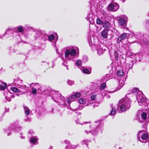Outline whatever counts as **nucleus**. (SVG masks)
<instances>
[{
  "label": "nucleus",
  "instance_id": "nucleus-62",
  "mask_svg": "<svg viewBox=\"0 0 149 149\" xmlns=\"http://www.w3.org/2000/svg\"><path fill=\"white\" fill-rule=\"evenodd\" d=\"M98 106V105H95V104H93V108H94L95 107H97V106Z\"/></svg>",
  "mask_w": 149,
  "mask_h": 149
},
{
  "label": "nucleus",
  "instance_id": "nucleus-25",
  "mask_svg": "<svg viewBox=\"0 0 149 149\" xmlns=\"http://www.w3.org/2000/svg\"><path fill=\"white\" fill-rule=\"evenodd\" d=\"M116 91L114 90H112L111 91H106V93H105L104 94V97H106V98H110V95L108 94V93H113Z\"/></svg>",
  "mask_w": 149,
  "mask_h": 149
},
{
  "label": "nucleus",
  "instance_id": "nucleus-60",
  "mask_svg": "<svg viewBox=\"0 0 149 149\" xmlns=\"http://www.w3.org/2000/svg\"><path fill=\"white\" fill-rule=\"evenodd\" d=\"M9 111V109H6L5 110V111L4 112H5V113L6 112H8V111Z\"/></svg>",
  "mask_w": 149,
  "mask_h": 149
},
{
  "label": "nucleus",
  "instance_id": "nucleus-49",
  "mask_svg": "<svg viewBox=\"0 0 149 149\" xmlns=\"http://www.w3.org/2000/svg\"><path fill=\"white\" fill-rule=\"evenodd\" d=\"M4 95L6 96H5V98L8 101L10 102L11 100V98L9 97L8 96H6V94H4Z\"/></svg>",
  "mask_w": 149,
  "mask_h": 149
},
{
  "label": "nucleus",
  "instance_id": "nucleus-43",
  "mask_svg": "<svg viewBox=\"0 0 149 149\" xmlns=\"http://www.w3.org/2000/svg\"><path fill=\"white\" fill-rule=\"evenodd\" d=\"M82 60L84 62H86L88 61V58L86 56H84L83 57Z\"/></svg>",
  "mask_w": 149,
  "mask_h": 149
},
{
  "label": "nucleus",
  "instance_id": "nucleus-20",
  "mask_svg": "<svg viewBox=\"0 0 149 149\" xmlns=\"http://www.w3.org/2000/svg\"><path fill=\"white\" fill-rule=\"evenodd\" d=\"M133 65V63L132 61H130L128 63H126L125 64V66L126 69L129 70L131 69Z\"/></svg>",
  "mask_w": 149,
  "mask_h": 149
},
{
  "label": "nucleus",
  "instance_id": "nucleus-24",
  "mask_svg": "<svg viewBox=\"0 0 149 149\" xmlns=\"http://www.w3.org/2000/svg\"><path fill=\"white\" fill-rule=\"evenodd\" d=\"M6 87V84L0 81V90H3Z\"/></svg>",
  "mask_w": 149,
  "mask_h": 149
},
{
  "label": "nucleus",
  "instance_id": "nucleus-37",
  "mask_svg": "<svg viewBox=\"0 0 149 149\" xmlns=\"http://www.w3.org/2000/svg\"><path fill=\"white\" fill-rule=\"evenodd\" d=\"M103 21L104 20H102V19L101 20L99 18H97L96 20L97 24L99 25H102Z\"/></svg>",
  "mask_w": 149,
  "mask_h": 149
},
{
  "label": "nucleus",
  "instance_id": "nucleus-41",
  "mask_svg": "<svg viewBox=\"0 0 149 149\" xmlns=\"http://www.w3.org/2000/svg\"><path fill=\"white\" fill-rule=\"evenodd\" d=\"M40 65H46L47 66H48L49 65V64L47 62H46L44 61H43L41 62L40 63Z\"/></svg>",
  "mask_w": 149,
  "mask_h": 149
},
{
  "label": "nucleus",
  "instance_id": "nucleus-23",
  "mask_svg": "<svg viewBox=\"0 0 149 149\" xmlns=\"http://www.w3.org/2000/svg\"><path fill=\"white\" fill-rule=\"evenodd\" d=\"M23 108L24 109V111L26 116H28L30 113V109L26 106H24Z\"/></svg>",
  "mask_w": 149,
  "mask_h": 149
},
{
  "label": "nucleus",
  "instance_id": "nucleus-45",
  "mask_svg": "<svg viewBox=\"0 0 149 149\" xmlns=\"http://www.w3.org/2000/svg\"><path fill=\"white\" fill-rule=\"evenodd\" d=\"M76 65L78 66H81L82 64L81 61L80 60H78L76 62Z\"/></svg>",
  "mask_w": 149,
  "mask_h": 149
},
{
  "label": "nucleus",
  "instance_id": "nucleus-55",
  "mask_svg": "<svg viewBox=\"0 0 149 149\" xmlns=\"http://www.w3.org/2000/svg\"><path fill=\"white\" fill-rule=\"evenodd\" d=\"M86 19L87 21L89 20V21H90V19H91V20H93V18L92 17H90L89 16L87 17Z\"/></svg>",
  "mask_w": 149,
  "mask_h": 149
},
{
  "label": "nucleus",
  "instance_id": "nucleus-58",
  "mask_svg": "<svg viewBox=\"0 0 149 149\" xmlns=\"http://www.w3.org/2000/svg\"><path fill=\"white\" fill-rule=\"evenodd\" d=\"M56 42H54L52 44V45L53 47H56V45H56Z\"/></svg>",
  "mask_w": 149,
  "mask_h": 149
},
{
  "label": "nucleus",
  "instance_id": "nucleus-19",
  "mask_svg": "<svg viewBox=\"0 0 149 149\" xmlns=\"http://www.w3.org/2000/svg\"><path fill=\"white\" fill-rule=\"evenodd\" d=\"M127 19L126 17H125L124 18H121L118 20L119 24L121 25H124L126 23Z\"/></svg>",
  "mask_w": 149,
  "mask_h": 149
},
{
  "label": "nucleus",
  "instance_id": "nucleus-5",
  "mask_svg": "<svg viewBox=\"0 0 149 149\" xmlns=\"http://www.w3.org/2000/svg\"><path fill=\"white\" fill-rule=\"evenodd\" d=\"M51 96L52 99L55 102L59 103L60 104H65V100L64 97L60 94H58V92L54 91H51L49 94Z\"/></svg>",
  "mask_w": 149,
  "mask_h": 149
},
{
  "label": "nucleus",
  "instance_id": "nucleus-52",
  "mask_svg": "<svg viewBox=\"0 0 149 149\" xmlns=\"http://www.w3.org/2000/svg\"><path fill=\"white\" fill-rule=\"evenodd\" d=\"M26 117L24 119V120L25 121L27 122L30 121V118L28 117V116H26Z\"/></svg>",
  "mask_w": 149,
  "mask_h": 149
},
{
  "label": "nucleus",
  "instance_id": "nucleus-16",
  "mask_svg": "<svg viewBox=\"0 0 149 149\" xmlns=\"http://www.w3.org/2000/svg\"><path fill=\"white\" fill-rule=\"evenodd\" d=\"M65 143L68 145L66 146L65 149H75L76 148V146L71 145L69 141L67 140H66L65 141Z\"/></svg>",
  "mask_w": 149,
  "mask_h": 149
},
{
  "label": "nucleus",
  "instance_id": "nucleus-59",
  "mask_svg": "<svg viewBox=\"0 0 149 149\" xmlns=\"http://www.w3.org/2000/svg\"><path fill=\"white\" fill-rule=\"evenodd\" d=\"M54 108H53L52 109V110H51V112L52 113H54Z\"/></svg>",
  "mask_w": 149,
  "mask_h": 149
},
{
  "label": "nucleus",
  "instance_id": "nucleus-38",
  "mask_svg": "<svg viewBox=\"0 0 149 149\" xmlns=\"http://www.w3.org/2000/svg\"><path fill=\"white\" fill-rule=\"evenodd\" d=\"M83 72L85 74H90L91 72L88 69L86 68H84L83 70Z\"/></svg>",
  "mask_w": 149,
  "mask_h": 149
},
{
  "label": "nucleus",
  "instance_id": "nucleus-36",
  "mask_svg": "<svg viewBox=\"0 0 149 149\" xmlns=\"http://www.w3.org/2000/svg\"><path fill=\"white\" fill-rule=\"evenodd\" d=\"M10 89L11 90L14 92L19 93L20 92V90L16 87H12Z\"/></svg>",
  "mask_w": 149,
  "mask_h": 149
},
{
  "label": "nucleus",
  "instance_id": "nucleus-13",
  "mask_svg": "<svg viewBox=\"0 0 149 149\" xmlns=\"http://www.w3.org/2000/svg\"><path fill=\"white\" fill-rule=\"evenodd\" d=\"M55 36L53 34H51L49 36H48L45 34V35L43 37V40L46 41L48 40L50 42H52L54 40Z\"/></svg>",
  "mask_w": 149,
  "mask_h": 149
},
{
  "label": "nucleus",
  "instance_id": "nucleus-61",
  "mask_svg": "<svg viewBox=\"0 0 149 149\" xmlns=\"http://www.w3.org/2000/svg\"><path fill=\"white\" fill-rule=\"evenodd\" d=\"M20 94L16 93L15 94L16 96H19L20 95Z\"/></svg>",
  "mask_w": 149,
  "mask_h": 149
},
{
  "label": "nucleus",
  "instance_id": "nucleus-42",
  "mask_svg": "<svg viewBox=\"0 0 149 149\" xmlns=\"http://www.w3.org/2000/svg\"><path fill=\"white\" fill-rule=\"evenodd\" d=\"M28 135L29 136H33L34 134V132L33 131V130L30 129L29 130L28 132Z\"/></svg>",
  "mask_w": 149,
  "mask_h": 149
},
{
  "label": "nucleus",
  "instance_id": "nucleus-51",
  "mask_svg": "<svg viewBox=\"0 0 149 149\" xmlns=\"http://www.w3.org/2000/svg\"><path fill=\"white\" fill-rule=\"evenodd\" d=\"M40 109L39 107H37L36 109V112L38 114H40V111H39V109Z\"/></svg>",
  "mask_w": 149,
  "mask_h": 149
},
{
  "label": "nucleus",
  "instance_id": "nucleus-30",
  "mask_svg": "<svg viewBox=\"0 0 149 149\" xmlns=\"http://www.w3.org/2000/svg\"><path fill=\"white\" fill-rule=\"evenodd\" d=\"M111 108V111L110 112L109 114L111 116H113L115 115L116 114V110L114 108H113L112 106V104H111L110 105Z\"/></svg>",
  "mask_w": 149,
  "mask_h": 149
},
{
  "label": "nucleus",
  "instance_id": "nucleus-48",
  "mask_svg": "<svg viewBox=\"0 0 149 149\" xmlns=\"http://www.w3.org/2000/svg\"><path fill=\"white\" fill-rule=\"evenodd\" d=\"M19 136L22 139H25V136L23 135L22 133H21L19 134Z\"/></svg>",
  "mask_w": 149,
  "mask_h": 149
},
{
  "label": "nucleus",
  "instance_id": "nucleus-7",
  "mask_svg": "<svg viewBox=\"0 0 149 149\" xmlns=\"http://www.w3.org/2000/svg\"><path fill=\"white\" fill-rule=\"evenodd\" d=\"M45 33L44 31L40 30H38L36 32L34 38L36 40L42 39L43 40V37L45 35Z\"/></svg>",
  "mask_w": 149,
  "mask_h": 149
},
{
  "label": "nucleus",
  "instance_id": "nucleus-31",
  "mask_svg": "<svg viewBox=\"0 0 149 149\" xmlns=\"http://www.w3.org/2000/svg\"><path fill=\"white\" fill-rule=\"evenodd\" d=\"M86 100L84 98H80L78 100V102L80 104L84 105L86 103Z\"/></svg>",
  "mask_w": 149,
  "mask_h": 149
},
{
  "label": "nucleus",
  "instance_id": "nucleus-39",
  "mask_svg": "<svg viewBox=\"0 0 149 149\" xmlns=\"http://www.w3.org/2000/svg\"><path fill=\"white\" fill-rule=\"evenodd\" d=\"M99 2L98 0H91L90 2H89L90 3L91 5H94L95 3H98Z\"/></svg>",
  "mask_w": 149,
  "mask_h": 149
},
{
  "label": "nucleus",
  "instance_id": "nucleus-21",
  "mask_svg": "<svg viewBox=\"0 0 149 149\" xmlns=\"http://www.w3.org/2000/svg\"><path fill=\"white\" fill-rule=\"evenodd\" d=\"M102 25L103 28L107 29L110 27L111 24L108 21H104Z\"/></svg>",
  "mask_w": 149,
  "mask_h": 149
},
{
  "label": "nucleus",
  "instance_id": "nucleus-8",
  "mask_svg": "<svg viewBox=\"0 0 149 149\" xmlns=\"http://www.w3.org/2000/svg\"><path fill=\"white\" fill-rule=\"evenodd\" d=\"M25 28L26 31L24 33V34L25 36L31 34L32 31H35V29L33 27L29 25H26Z\"/></svg>",
  "mask_w": 149,
  "mask_h": 149
},
{
  "label": "nucleus",
  "instance_id": "nucleus-34",
  "mask_svg": "<svg viewBox=\"0 0 149 149\" xmlns=\"http://www.w3.org/2000/svg\"><path fill=\"white\" fill-rule=\"evenodd\" d=\"M91 142V140H88V139H86L85 140H83L81 142L82 144L84 145L85 144L86 146H88V143Z\"/></svg>",
  "mask_w": 149,
  "mask_h": 149
},
{
  "label": "nucleus",
  "instance_id": "nucleus-1",
  "mask_svg": "<svg viewBox=\"0 0 149 149\" xmlns=\"http://www.w3.org/2000/svg\"><path fill=\"white\" fill-rule=\"evenodd\" d=\"M77 48V47L76 48ZM78 51H76L73 47L69 48L67 49L64 53L65 59H63V57L61 58L63 62L62 65L63 66L66 67L67 70H68V61L67 60L70 61L73 60L74 58L78 56L79 54V49H77Z\"/></svg>",
  "mask_w": 149,
  "mask_h": 149
},
{
  "label": "nucleus",
  "instance_id": "nucleus-29",
  "mask_svg": "<svg viewBox=\"0 0 149 149\" xmlns=\"http://www.w3.org/2000/svg\"><path fill=\"white\" fill-rule=\"evenodd\" d=\"M117 76L120 77H121L123 75V72L122 69L119 70L117 73Z\"/></svg>",
  "mask_w": 149,
  "mask_h": 149
},
{
  "label": "nucleus",
  "instance_id": "nucleus-40",
  "mask_svg": "<svg viewBox=\"0 0 149 149\" xmlns=\"http://www.w3.org/2000/svg\"><path fill=\"white\" fill-rule=\"evenodd\" d=\"M113 68V65H112L111 64L109 66L107 67V69H108V70H109V72L111 74L113 72V70H111V69L112 68Z\"/></svg>",
  "mask_w": 149,
  "mask_h": 149
},
{
  "label": "nucleus",
  "instance_id": "nucleus-35",
  "mask_svg": "<svg viewBox=\"0 0 149 149\" xmlns=\"http://www.w3.org/2000/svg\"><path fill=\"white\" fill-rule=\"evenodd\" d=\"M13 80L14 83L17 84H18L19 82L22 81L20 79H19L17 77H15L14 79Z\"/></svg>",
  "mask_w": 149,
  "mask_h": 149
},
{
  "label": "nucleus",
  "instance_id": "nucleus-53",
  "mask_svg": "<svg viewBox=\"0 0 149 149\" xmlns=\"http://www.w3.org/2000/svg\"><path fill=\"white\" fill-rule=\"evenodd\" d=\"M56 58H55L53 60V61H52V63L53 65H54V62L55 61H56ZM54 65H53L52 66V68H53Z\"/></svg>",
  "mask_w": 149,
  "mask_h": 149
},
{
  "label": "nucleus",
  "instance_id": "nucleus-17",
  "mask_svg": "<svg viewBox=\"0 0 149 149\" xmlns=\"http://www.w3.org/2000/svg\"><path fill=\"white\" fill-rule=\"evenodd\" d=\"M127 34L125 33L121 34L120 36L118 37L117 40V42L120 43L122 40H125L127 37Z\"/></svg>",
  "mask_w": 149,
  "mask_h": 149
},
{
  "label": "nucleus",
  "instance_id": "nucleus-4",
  "mask_svg": "<svg viewBox=\"0 0 149 149\" xmlns=\"http://www.w3.org/2000/svg\"><path fill=\"white\" fill-rule=\"evenodd\" d=\"M128 96L127 95L125 97L119 101L117 107L118 110L120 109L122 111H125L130 108L131 107V101L129 98H127Z\"/></svg>",
  "mask_w": 149,
  "mask_h": 149
},
{
  "label": "nucleus",
  "instance_id": "nucleus-57",
  "mask_svg": "<svg viewBox=\"0 0 149 149\" xmlns=\"http://www.w3.org/2000/svg\"><path fill=\"white\" fill-rule=\"evenodd\" d=\"M128 55H129L130 56H132L133 55V53H130V52H127V53Z\"/></svg>",
  "mask_w": 149,
  "mask_h": 149
},
{
  "label": "nucleus",
  "instance_id": "nucleus-46",
  "mask_svg": "<svg viewBox=\"0 0 149 149\" xmlns=\"http://www.w3.org/2000/svg\"><path fill=\"white\" fill-rule=\"evenodd\" d=\"M32 90L33 94H36V93L37 90L35 88H32Z\"/></svg>",
  "mask_w": 149,
  "mask_h": 149
},
{
  "label": "nucleus",
  "instance_id": "nucleus-6",
  "mask_svg": "<svg viewBox=\"0 0 149 149\" xmlns=\"http://www.w3.org/2000/svg\"><path fill=\"white\" fill-rule=\"evenodd\" d=\"M76 98L74 94L72 95L70 97H67L66 98H64L65 100V103L66 104H61V106L63 107H66L68 109H69L70 108V109L73 111H74L76 110H81L82 109L83 107H77L74 108V109L70 107V104L71 102L73 101V99Z\"/></svg>",
  "mask_w": 149,
  "mask_h": 149
},
{
  "label": "nucleus",
  "instance_id": "nucleus-2",
  "mask_svg": "<svg viewBox=\"0 0 149 149\" xmlns=\"http://www.w3.org/2000/svg\"><path fill=\"white\" fill-rule=\"evenodd\" d=\"M138 92L136 95V97L139 104L140 106H144L146 108L145 109L146 110L147 109V107L149 104V101L146 98L141 91H139L138 88H135L133 90L132 92L127 94V95L132 96L134 93H137Z\"/></svg>",
  "mask_w": 149,
  "mask_h": 149
},
{
  "label": "nucleus",
  "instance_id": "nucleus-54",
  "mask_svg": "<svg viewBox=\"0 0 149 149\" xmlns=\"http://www.w3.org/2000/svg\"><path fill=\"white\" fill-rule=\"evenodd\" d=\"M5 114V112H4L3 114H2L1 116L0 117V121H2V120L3 118V116Z\"/></svg>",
  "mask_w": 149,
  "mask_h": 149
},
{
  "label": "nucleus",
  "instance_id": "nucleus-47",
  "mask_svg": "<svg viewBox=\"0 0 149 149\" xmlns=\"http://www.w3.org/2000/svg\"><path fill=\"white\" fill-rule=\"evenodd\" d=\"M74 95L76 98L79 97L81 95V94L79 93H74Z\"/></svg>",
  "mask_w": 149,
  "mask_h": 149
},
{
  "label": "nucleus",
  "instance_id": "nucleus-11",
  "mask_svg": "<svg viewBox=\"0 0 149 149\" xmlns=\"http://www.w3.org/2000/svg\"><path fill=\"white\" fill-rule=\"evenodd\" d=\"M119 8V5L117 3H111L107 7V9L114 12L117 10Z\"/></svg>",
  "mask_w": 149,
  "mask_h": 149
},
{
  "label": "nucleus",
  "instance_id": "nucleus-14",
  "mask_svg": "<svg viewBox=\"0 0 149 149\" xmlns=\"http://www.w3.org/2000/svg\"><path fill=\"white\" fill-rule=\"evenodd\" d=\"M140 122L141 123L143 124L142 126V128L143 129L140 131H141V132H146L147 130V125L148 123V121H144L142 122L141 120H139Z\"/></svg>",
  "mask_w": 149,
  "mask_h": 149
},
{
  "label": "nucleus",
  "instance_id": "nucleus-63",
  "mask_svg": "<svg viewBox=\"0 0 149 149\" xmlns=\"http://www.w3.org/2000/svg\"><path fill=\"white\" fill-rule=\"evenodd\" d=\"M52 148H53V147L52 146H50V148H49V149H52Z\"/></svg>",
  "mask_w": 149,
  "mask_h": 149
},
{
  "label": "nucleus",
  "instance_id": "nucleus-18",
  "mask_svg": "<svg viewBox=\"0 0 149 149\" xmlns=\"http://www.w3.org/2000/svg\"><path fill=\"white\" fill-rule=\"evenodd\" d=\"M109 29H104L101 32L102 37L104 38H106L108 37V32Z\"/></svg>",
  "mask_w": 149,
  "mask_h": 149
},
{
  "label": "nucleus",
  "instance_id": "nucleus-9",
  "mask_svg": "<svg viewBox=\"0 0 149 149\" xmlns=\"http://www.w3.org/2000/svg\"><path fill=\"white\" fill-rule=\"evenodd\" d=\"M19 123L18 120L15 121L13 125H10L8 127V129H6L5 130V132L7 134L8 136H9L11 134V128L13 127H15L19 126Z\"/></svg>",
  "mask_w": 149,
  "mask_h": 149
},
{
  "label": "nucleus",
  "instance_id": "nucleus-50",
  "mask_svg": "<svg viewBox=\"0 0 149 149\" xmlns=\"http://www.w3.org/2000/svg\"><path fill=\"white\" fill-rule=\"evenodd\" d=\"M96 97L95 95H92L91 96V98L93 100H94Z\"/></svg>",
  "mask_w": 149,
  "mask_h": 149
},
{
  "label": "nucleus",
  "instance_id": "nucleus-32",
  "mask_svg": "<svg viewBox=\"0 0 149 149\" xmlns=\"http://www.w3.org/2000/svg\"><path fill=\"white\" fill-rule=\"evenodd\" d=\"M14 130L15 131L17 132H19L21 130V127H19V126L17 127H13L11 128V131L13 130Z\"/></svg>",
  "mask_w": 149,
  "mask_h": 149
},
{
  "label": "nucleus",
  "instance_id": "nucleus-28",
  "mask_svg": "<svg viewBox=\"0 0 149 149\" xmlns=\"http://www.w3.org/2000/svg\"><path fill=\"white\" fill-rule=\"evenodd\" d=\"M17 31L19 33H24V29L23 27L22 26H17L16 28Z\"/></svg>",
  "mask_w": 149,
  "mask_h": 149
},
{
  "label": "nucleus",
  "instance_id": "nucleus-44",
  "mask_svg": "<svg viewBox=\"0 0 149 149\" xmlns=\"http://www.w3.org/2000/svg\"><path fill=\"white\" fill-rule=\"evenodd\" d=\"M68 84L70 86H72L74 84V81H71L70 80H68L67 81Z\"/></svg>",
  "mask_w": 149,
  "mask_h": 149
},
{
  "label": "nucleus",
  "instance_id": "nucleus-33",
  "mask_svg": "<svg viewBox=\"0 0 149 149\" xmlns=\"http://www.w3.org/2000/svg\"><path fill=\"white\" fill-rule=\"evenodd\" d=\"M106 86V83H103L100 86L99 89L101 91L103 92V90L105 88Z\"/></svg>",
  "mask_w": 149,
  "mask_h": 149
},
{
  "label": "nucleus",
  "instance_id": "nucleus-10",
  "mask_svg": "<svg viewBox=\"0 0 149 149\" xmlns=\"http://www.w3.org/2000/svg\"><path fill=\"white\" fill-rule=\"evenodd\" d=\"M148 105L147 107V109L146 110H145V109L146 108L145 107L143 106H142L143 107V110L144 111V110H145L146 112L147 111V110H148ZM140 112H141V119H142V120H142V122H143L144 121H148L147 120H146L147 118V113L146 112H143L142 111H139L137 113H140Z\"/></svg>",
  "mask_w": 149,
  "mask_h": 149
},
{
  "label": "nucleus",
  "instance_id": "nucleus-56",
  "mask_svg": "<svg viewBox=\"0 0 149 149\" xmlns=\"http://www.w3.org/2000/svg\"><path fill=\"white\" fill-rule=\"evenodd\" d=\"M10 97H11L12 98H14L15 96H16L15 94H13L10 95Z\"/></svg>",
  "mask_w": 149,
  "mask_h": 149
},
{
  "label": "nucleus",
  "instance_id": "nucleus-26",
  "mask_svg": "<svg viewBox=\"0 0 149 149\" xmlns=\"http://www.w3.org/2000/svg\"><path fill=\"white\" fill-rule=\"evenodd\" d=\"M38 140V139H37L36 137H32L30 138V141L31 143L35 144L37 143V141Z\"/></svg>",
  "mask_w": 149,
  "mask_h": 149
},
{
  "label": "nucleus",
  "instance_id": "nucleus-3",
  "mask_svg": "<svg viewBox=\"0 0 149 149\" xmlns=\"http://www.w3.org/2000/svg\"><path fill=\"white\" fill-rule=\"evenodd\" d=\"M90 130H85L84 132L87 134L90 132L93 135H95L99 133H102V126L100 121L95 122L89 126Z\"/></svg>",
  "mask_w": 149,
  "mask_h": 149
},
{
  "label": "nucleus",
  "instance_id": "nucleus-64",
  "mask_svg": "<svg viewBox=\"0 0 149 149\" xmlns=\"http://www.w3.org/2000/svg\"><path fill=\"white\" fill-rule=\"evenodd\" d=\"M16 38H19V36L18 35H17L16 36Z\"/></svg>",
  "mask_w": 149,
  "mask_h": 149
},
{
  "label": "nucleus",
  "instance_id": "nucleus-22",
  "mask_svg": "<svg viewBox=\"0 0 149 149\" xmlns=\"http://www.w3.org/2000/svg\"><path fill=\"white\" fill-rule=\"evenodd\" d=\"M32 84H33V83H32L30 85H29V86H27L25 85H20L19 86V88L20 89H22L26 90H28L29 88L31 87V85Z\"/></svg>",
  "mask_w": 149,
  "mask_h": 149
},
{
  "label": "nucleus",
  "instance_id": "nucleus-27",
  "mask_svg": "<svg viewBox=\"0 0 149 149\" xmlns=\"http://www.w3.org/2000/svg\"><path fill=\"white\" fill-rule=\"evenodd\" d=\"M124 81L123 80H120L119 81V86L120 88H117L116 90H115L116 91H117L118 90L120 89L124 85Z\"/></svg>",
  "mask_w": 149,
  "mask_h": 149
},
{
  "label": "nucleus",
  "instance_id": "nucleus-12",
  "mask_svg": "<svg viewBox=\"0 0 149 149\" xmlns=\"http://www.w3.org/2000/svg\"><path fill=\"white\" fill-rule=\"evenodd\" d=\"M96 49L97 50V54L99 55L102 54L106 50L105 49H103L102 47L99 45L96 46Z\"/></svg>",
  "mask_w": 149,
  "mask_h": 149
},
{
  "label": "nucleus",
  "instance_id": "nucleus-15",
  "mask_svg": "<svg viewBox=\"0 0 149 149\" xmlns=\"http://www.w3.org/2000/svg\"><path fill=\"white\" fill-rule=\"evenodd\" d=\"M110 17L109 16L107 13L104 12L103 13V16L101 17V19L104 21L110 20Z\"/></svg>",
  "mask_w": 149,
  "mask_h": 149
}]
</instances>
